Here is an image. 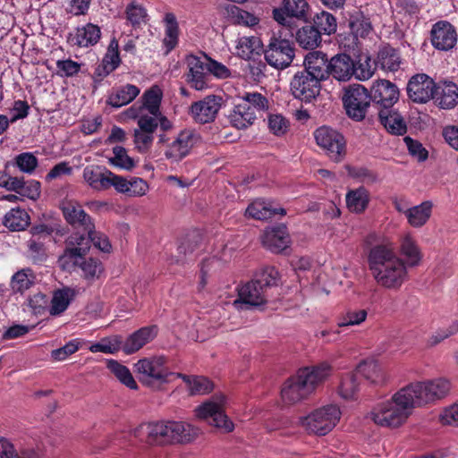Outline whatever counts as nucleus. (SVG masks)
I'll return each mask as SVG.
<instances>
[{"mask_svg":"<svg viewBox=\"0 0 458 458\" xmlns=\"http://www.w3.org/2000/svg\"><path fill=\"white\" fill-rule=\"evenodd\" d=\"M369 267L377 284L388 290H398L407 280L404 260L391 244H378L369 250Z\"/></svg>","mask_w":458,"mask_h":458,"instance_id":"f257e3e1","label":"nucleus"},{"mask_svg":"<svg viewBox=\"0 0 458 458\" xmlns=\"http://www.w3.org/2000/svg\"><path fill=\"white\" fill-rule=\"evenodd\" d=\"M200 431L198 428L182 421L156 422L141 425L135 430V437L148 445L190 443Z\"/></svg>","mask_w":458,"mask_h":458,"instance_id":"f03ea898","label":"nucleus"},{"mask_svg":"<svg viewBox=\"0 0 458 458\" xmlns=\"http://www.w3.org/2000/svg\"><path fill=\"white\" fill-rule=\"evenodd\" d=\"M417 407L407 387L400 389L391 399L378 403L369 413L377 425L397 428L403 425Z\"/></svg>","mask_w":458,"mask_h":458,"instance_id":"7ed1b4c3","label":"nucleus"},{"mask_svg":"<svg viewBox=\"0 0 458 458\" xmlns=\"http://www.w3.org/2000/svg\"><path fill=\"white\" fill-rule=\"evenodd\" d=\"M341 416V410L336 404H327L306 416L298 417L296 423L310 434L326 436L337 425Z\"/></svg>","mask_w":458,"mask_h":458,"instance_id":"20e7f679","label":"nucleus"},{"mask_svg":"<svg viewBox=\"0 0 458 458\" xmlns=\"http://www.w3.org/2000/svg\"><path fill=\"white\" fill-rule=\"evenodd\" d=\"M135 373L140 382L147 386L167 383L173 376L167 367V358L164 355L141 359L134 364Z\"/></svg>","mask_w":458,"mask_h":458,"instance_id":"39448f33","label":"nucleus"},{"mask_svg":"<svg viewBox=\"0 0 458 458\" xmlns=\"http://www.w3.org/2000/svg\"><path fill=\"white\" fill-rule=\"evenodd\" d=\"M370 102V94L360 84L349 86L343 96V103L347 115L356 122L365 119L371 106Z\"/></svg>","mask_w":458,"mask_h":458,"instance_id":"423d86ee","label":"nucleus"},{"mask_svg":"<svg viewBox=\"0 0 458 458\" xmlns=\"http://www.w3.org/2000/svg\"><path fill=\"white\" fill-rule=\"evenodd\" d=\"M416 406H421L445 397L450 390V383L443 378L427 382H416L406 386Z\"/></svg>","mask_w":458,"mask_h":458,"instance_id":"0eeeda50","label":"nucleus"},{"mask_svg":"<svg viewBox=\"0 0 458 458\" xmlns=\"http://www.w3.org/2000/svg\"><path fill=\"white\" fill-rule=\"evenodd\" d=\"M267 63L274 68L284 69L288 67L294 58V47L285 37L273 35L264 51Z\"/></svg>","mask_w":458,"mask_h":458,"instance_id":"6e6552de","label":"nucleus"},{"mask_svg":"<svg viewBox=\"0 0 458 458\" xmlns=\"http://www.w3.org/2000/svg\"><path fill=\"white\" fill-rule=\"evenodd\" d=\"M224 404V395L213 396L195 410L196 416L216 428H222L225 432H231L234 428L233 423L225 415Z\"/></svg>","mask_w":458,"mask_h":458,"instance_id":"1a4fd4ad","label":"nucleus"},{"mask_svg":"<svg viewBox=\"0 0 458 458\" xmlns=\"http://www.w3.org/2000/svg\"><path fill=\"white\" fill-rule=\"evenodd\" d=\"M199 139V135L194 130H182L166 144L164 151L165 158L172 163H179L191 153Z\"/></svg>","mask_w":458,"mask_h":458,"instance_id":"9d476101","label":"nucleus"},{"mask_svg":"<svg viewBox=\"0 0 458 458\" xmlns=\"http://www.w3.org/2000/svg\"><path fill=\"white\" fill-rule=\"evenodd\" d=\"M317 144L323 148L329 157L339 162L345 153L344 136L334 129L327 126L318 128L314 132Z\"/></svg>","mask_w":458,"mask_h":458,"instance_id":"9b49d317","label":"nucleus"},{"mask_svg":"<svg viewBox=\"0 0 458 458\" xmlns=\"http://www.w3.org/2000/svg\"><path fill=\"white\" fill-rule=\"evenodd\" d=\"M320 82L316 76L302 70L293 77L290 83L291 92L295 98L310 102L319 94Z\"/></svg>","mask_w":458,"mask_h":458,"instance_id":"f8f14e48","label":"nucleus"},{"mask_svg":"<svg viewBox=\"0 0 458 458\" xmlns=\"http://www.w3.org/2000/svg\"><path fill=\"white\" fill-rule=\"evenodd\" d=\"M267 302V292L254 279L238 289V299L233 301L237 309L258 308Z\"/></svg>","mask_w":458,"mask_h":458,"instance_id":"ddd939ff","label":"nucleus"},{"mask_svg":"<svg viewBox=\"0 0 458 458\" xmlns=\"http://www.w3.org/2000/svg\"><path fill=\"white\" fill-rule=\"evenodd\" d=\"M189 72L186 81L190 86L196 90H203L208 87L209 76L205 56L202 57L189 55L186 57Z\"/></svg>","mask_w":458,"mask_h":458,"instance_id":"4468645a","label":"nucleus"},{"mask_svg":"<svg viewBox=\"0 0 458 458\" xmlns=\"http://www.w3.org/2000/svg\"><path fill=\"white\" fill-rule=\"evenodd\" d=\"M436 85L427 74H416L411 78L407 85L409 98L415 103H427L433 98Z\"/></svg>","mask_w":458,"mask_h":458,"instance_id":"2eb2a0df","label":"nucleus"},{"mask_svg":"<svg viewBox=\"0 0 458 458\" xmlns=\"http://www.w3.org/2000/svg\"><path fill=\"white\" fill-rule=\"evenodd\" d=\"M331 370L328 363L321 362L316 366L300 369L296 376L311 394L329 377Z\"/></svg>","mask_w":458,"mask_h":458,"instance_id":"dca6fc26","label":"nucleus"},{"mask_svg":"<svg viewBox=\"0 0 458 458\" xmlns=\"http://www.w3.org/2000/svg\"><path fill=\"white\" fill-rule=\"evenodd\" d=\"M65 243L66 249L58 260L64 268L69 267V259H82L86 255L89 250L90 238L85 232L75 233L66 239Z\"/></svg>","mask_w":458,"mask_h":458,"instance_id":"f3484780","label":"nucleus"},{"mask_svg":"<svg viewBox=\"0 0 458 458\" xmlns=\"http://www.w3.org/2000/svg\"><path fill=\"white\" fill-rule=\"evenodd\" d=\"M63 215L66 222L73 228L90 233L95 229L92 218L82 208L81 204L75 201H67L62 206Z\"/></svg>","mask_w":458,"mask_h":458,"instance_id":"a211bd4d","label":"nucleus"},{"mask_svg":"<svg viewBox=\"0 0 458 458\" xmlns=\"http://www.w3.org/2000/svg\"><path fill=\"white\" fill-rule=\"evenodd\" d=\"M221 106L222 98L209 95L193 103L191 106V114L196 122L207 123L215 120Z\"/></svg>","mask_w":458,"mask_h":458,"instance_id":"6ab92c4d","label":"nucleus"},{"mask_svg":"<svg viewBox=\"0 0 458 458\" xmlns=\"http://www.w3.org/2000/svg\"><path fill=\"white\" fill-rule=\"evenodd\" d=\"M371 99L374 106L378 108L393 107L399 98V90L397 87L386 80H380L374 82L371 88Z\"/></svg>","mask_w":458,"mask_h":458,"instance_id":"aec40b11","label":"nucleus"},{"mask_svg":"<svg viewBox=\"0 0 458 458\" xmlns=\"http://www.w3.org/2000/svg\"><path fill=\"white\" fill-rule=\"evenodd\" d=\"M430 35L433 47L438 50L447 51L452 49L457 42V33L454 27L445 21L435 23Z\"/></svg>","mask_w":458,"mask_h":458,"instance_id":"412c9836","label":"nucleus"},{"mask_svg":"<svg viewBox=\"0 0 458 458\" xmlns=\"http://www.w3.org/2000/svg\"><path fill=\"white\" fill-rule=\"evenodd\" d=\"M101 38V30L98 25L87 23L78 27L74 32L69 33L67 42L71 46L89 47L95 46Z\"/></svg>","mask_w":458,"mask_h":458,"instance_id":"4be33fe9","label":"nucleus"},{"mask_svg":"<svg viewBox=\"0 0 458 458\" xmlns=\"http://www.w3.org/2000/svg\"><path fill=\"white\" fill-rule=\"evenodd\" d=\"M303 64V71L311 76H316L319 81H325L329 77V60L327 55L321 51L308 53L304 58Z\"/></svg>","mask_w":458,"mask_h":458,"instance_id":"5701e85b","label":"nucleus"},{"mask_svg":"<svg viewBox=\"0 0 458 458\" xmlns=\"http://www.w3.org/2000/svg\"><path fill=\"white\" fill-rule=\"evenodd\" d=\"M355 73V62L347 54H337L329 60V76L339 81H348Z\"/></svg>","mask_w":458,"mask_h":458,"instance_id":"b1692460","label":"nucleus"},{"mask_svg":"<svg viewBox=\"0 0 458 458\" xmlns=\"http://www.w3.org/2000/svg\"><path fill=\"white\" fill-rule=\"evenodd\" d=\"M157 335V328L156 326L141 327L130 335L125 341L123 340L122 350L126 354L134 353L151 342Z\"/></svg>","mask_w":458,"mask_h":458,"instance_id":"393cba45","label":"nucleus"},{"mask_svg":"<svg viewBox=\"0 0 458 458\" xmlns=\"http://www.w3.org/2000/svg\"><path fill=\"white\" fill-rule=\"evenodd\" d=\"M262 243L273 252H281L285 250L290 243L287 227L284 225H279L266 229L262 235Z\"/></svg>","mask_w":458,"mask_h":458,"instance_id":"a878e982","label":"nucleus"},{"mask_svg":"<svg viewBox=\"0 0 458 458\" xmlns=\"http://www.w3.org/2000/svg\"><path fill=\"white\" fill-rule=\"evenodd\" d=\"M377 116L381 124L392 134L403 135L407 131L403 116L392 107L378 108Z\"/></svg>","mask_w":458,"mask_h":458,"instance_id":"bb28decb","label":"nucleus"},{"mask_svg":"<svg viewBox=\"0 0 458 458\" xmlns=\"http://www.w3.org/2000/svg\"><path fill=\"white\" fill-rule=\"evenodd\" d=\"M165 28V35L163 38V46L168 54L176 47L179 43L180 28L177 18L174 13H165L163 18Z\"/></svg>","mask_w":458,"mask_h":458,"instance_id":"cd10ccee","label":"nucleus"},{"mask_svg":"<svg viewBox=\"0 0 458 458\" xmlns=\"http://www.w3.org/2000/svg\"><path fill=\"white\" fill-rule=\"evenodd\" d=\"M309 395V392L296 375L290 377L281 390L283 401L289 404L298 403Z\"/></svg>","mask_w":458,"mask_h":458,"instance_id":"c85d7f7f","label":"nucleus"},{"mask_svg":"<svg viewBox=\"0 0 458 458\" xmlns=\"http://www.w3.org/2000/svg\"><path fill=\"white\" fill-rule=\"evenodd\" d=\"M75 294V290L70 287L55 290L49 301V314L56 317L64 313L74 299Z\"/></svg>","mask_w":458,"mask_h":458,"instance_id":"c756f323","label":"nucleus"},{"mask_svg":"<svg viewBox=\"0 0 458 458\" xmlns=\"http://www.w3.org/2000/svg\"><path fill=\"white\" fill-rule=\"evenodd\" d=\"M109 170L99 165H88L83 169V179L89 187L96 191L108 189Z\"/></svg>","mask_w":458,"mask_h":458,"instance_id":"7c9ffc66","label":"nucleus"},{"mask_svg":"<svg viewBox=\"0 0 458 458\" xmlns=\"http://www.w3.org/2000/svg\"><path fill=\"white\" fill-rule=\"evenodd\" d=\"M247 104H238L234 106L228 114V119L232 126L236 129H246L252 125L257 118L253 110L250 109Z\"/></svg>","mask_w":458,"mask_h":458,"instance_id":"2f4dec72","label":"nucleus"},{"mask_svg":"<svg viewBox=\"0 0 458 458\" xmlns=\"http://www.w3.org/2000/svg\"><path fill=\"white\" fill-rule=\"evenodd\" d=\"M433 98L443 109L454 108L458 103V88L453 82L436 86Z\"/></svg>","mask_w":458,"mask_h":458,"instance_id":"473e14b6","label":"nucleus"},{"mask_svg":"<svg viewBox=\"0 0 458 458\" xmlns=\"http://www.w3.org/2000/svg\"><path fill=\"white\" fill-rule=\"evenodd\" d=\"M273 18L282 27L279 35L293 38L299 28L298 21L306 20L303 16H293L284 10H273Z\"/></svg>","mask_w":458,"mask_h":458,"instance_id":"72a5a7b5","label":"nucleus"},{"mask_svg":"<svg viewBox=\"0 0 458 458\" xmlns=\"http://www.w3.org/2000/svg\"><path fill=\"white\" fill-rule=\"evenodd\" d=\"M369 200V192L363 186L350 190L345 196L348 209L356 214L363 213L368 208Z\"/></svg>","mask_w":458,"mask_h":458,"instance_id":"f704fd0d","label":"nucleus"},{"mask_svg":"<svg viewBox=\"0 0 458 458\" xmlns=\"http://www.w3.org/2000/svg\"><path fill=\"white\" fill-rule=\"evenodd\" d=\"M163 98V92L157 85L150 87L141 96V105L136 108V111L147 112L151 114H160V105Z\"/></svg>","mask_w":458,"mask_h":458,"instance_id":"c9c22d12","label":"nucleus"},{"mask_svg":"<svg viewBox=\"0 0 458 458\" xmlns=\"http://www.w3.org/2000/svg\"><path fill=\"white\" fill-rule=\"evenodd\" d=\"M401 57L399 52L391 47L385 46L381 47L375 60V65L387 72H395L400 68Z\"/></svg>","mask_w":458,"mask_h":458,"instance_id":"e433bc0d","label":"nucleus"},{"mask_svg":"<svg viewBox=\"0 0 458 458\" xmlns=\"http://www.w3.org/2000/svg\"><path fill=\"white\" fill-rule=\"evenodd\" d=\"M294 37L299 46L305 49H315L321 43L320 30L310 24L298 29Z\"/></svg>","mask_w":458,"mask_h":458,"instance_id":"4c0bfd02","label":"nucleus"},{"mask_svg":"<svg viewBox=\"0 0 458 458\" xmlns=\"http://www.w3.org/2000/svg\"><path fill=\"white\" fill-rule=\"evenodd\" d=\"M246 214L258 220H266L271 218L276 214L284 216L286 211L283 208H274L270 203L259 199L249 205Z\"/></svg>","mask_w":458,"mask_h":458,"instance_id":"58836bf2","label":"nucleus"},{"mask_svg":"<svg viewBox=\"0 0 458 458\" xmlns=\"http://www.w3.org/2000/svg\"><path fill=\"white\" fill-rule=\"evenodd\" d=\"M140 94L138 87L126 84L122 86L109 95L107 103L114 107H121L131 103Z\"/></svg>","mask_w":458,"mask_h":458,"instance_id":"ea45409f","label":"nucleus"},{"mask_svg":"<svg viewBox=\"0 0 458 458\" xmlns=\"http://www.w3.org/2000/svg\"><path fill=\"white\" fill-rule=\"evenodd\" d=\"M237 55L245 60L258 56L260 57V51H262L261 40L255 36L242 37L238 40L236 46Z\"/></svg>","mask_w":458,"mask_h":458,"instance_id":"a19ab883","label":"nucleus"},{"mask_svg":"<svg viewBox=\"0 0 458 458\" xmlns=\"http://www.w3.org/2000/svg\"><path fill=\"white\" fill-rule=\"evenodd\" d=\"M432 203L424 201L420 205L411 207L406 218L412 227H421L424 225L431 216Z\"/></svg>","mask_w":458,"mask_h":458,"instance_id":"79ce46f5","label":"nucleus"},{"mask_svg":"<svg viewBox=\"0 0 458 458\" xmlns=\"http://www.w3.org/2000/svg\"><path fill=\"white\" fill-rule=\"evenodd\" d=\"M400 251L405 258V265L407 267H416L421 260L420 250L415 241L409 235L403 238L400 244Z\"/></svg>","mask_w":458,"mask_h":458,"instance_id":"37998d69","label":"nucleus"},{"mask_svg":"<svg viewBox=\"0 0 458 458\" xmlns=\"http://www.w3.org/2000/svg\"><path fill=\"white\" fill-rule=\"evenodd\" d=\"M30 216L21 208L11 209L4 218V225L12 231H23L30 225Z\"/></svg>","mask_w":458,"mask_h":458,"instance_id":"c03bdc74","label":"nucleus"},{"mask_svg":"<svg viewBox=\"0 0 458 458\" xmlns=\"http://www.w3.org/2000/svg\"><path fill=\"white\" fill-rule=\"evenodd\" d=\"M357 376L365 377L373 384H379L384 381L382 369L375 360H366L360 362L356 369Z\"/></svg>","mask_w":458,"mask_h":458,"instance_id":"a18cd8bd","label":"nucleus"},{"mask_svg":"<svg viewBox=\"0 0 458 458\" xmlns=\"http://www.w3.org/2000/svg\"><path fill=\"white\" fill-rule=\"evenodd\" d=\"M130 115L133 118H137V123L139 130L148 133H154L158 127V115L151 114L150 113L136 111V107L133 106L129 110Z\"/></svg>","mask_w":458,"mask_h":458,"instance_id":"49530a36","label":"nucleus"},{"mask_svg":"<svg viewBox=\"0 0 458 458\" xmlns=\"http://www.w3.org/2000/svg\"><path fill=\"white\" fill-rule=\"evenodd\" d=\"M349 27L356 38H365L372 30L369 18L366 17L361 12H356L351 15Z\"/></svg>","mask_w":458,"mask_h":458,"instance_id":"de8ad7c7","label":"nucleus"},{"mask_svg":"<svg viewBox=\"0 0 458 458\" xmlns=\"http://www.w3.org/2000/svg\"><path fill=\"white\" fill-rule=\"evenodd\" d=\"M176 376L182 378L188 385L191 395L205 394L209 393L213 388V384L206 377H189L181 373H177Z\"/></svg>","mask_w":458,"mask_h":458,"instance_id":"09e8293b","label":"nucleus"},{"mask_svg":"<svg viewBox=\"0 0 458 458\" xmlns=\"http://www.w3.org/2000/svg\"><path fill=\"white\" fill-rule=\"evenodd\" d=\"M360 389L359 377L357 374L348 373L344 376L341 379L338 394L339 395L346 400L354 399Z\"/></svg>","mask_w":458,"mask_h":458,"instance_id":"8fccbe9b","label":"nucleus"},{"mask_svg":"<svg viewBox=\"0 0 458 458\" xmlns=\"http://www.w3.org/2000/svg\"><path fill=\"white\" fill-rule=\"evenodd\" d=\"M107 368L124 386L133 390L138 388L136 381L126 366L119 363L117 360H110L107 362Z\"/></svg>","mask_w":458,"mask_h":458,"instance_id":"3c124183","label":"nucleus"},{"mask_svg":"<svg viewBox=\"0 0 458 458\" xmlns=\"http://www.w3.org/2000/svg\"><path fill=\"white\" fill-rule=\"evenodd\" d=\"M35 281V276L31 269L23 268L16 272L11 279V288L14 293H23L30 289Z\"/></svg>","mask_w":458,"mask_h":458,"instance_id":"603ef678","label":"nucleus"},{"mask_svg":"<svg viewBox=\"0 0 458 458\" xmlns=\"http://www.w3.org/2000/svg\"><path fill=\"white\" fill-rule=\"evenodd\" d=\"M367 316L366 310L351 308L339 315L337 326L339 327L358 326L366 320Z\"/></svg>","mask_w":458,"mask_h":458,"instance_id":"864d4df0","label":"nucleus"},{"mask_svg":"<svg viewBox=\"0 0 458 458\" xmlns=\"http://www.w3.org/2000/svg\"><path fill=\"white\" fill-rule=\"evenodd\" d=\"M123 338L120 335H113L102 338L98 343L89 347L91 352H103L114 354L122 349Z\"/></svg>","mask_w":458,"mask_h":458,"instance_id":"5fc2aeb1","label":"nucleus"},{"mask_svg":"<svg viewBox=\"0 0 458 458\" xmlns=\"http://www.w3.org/2000/svg\"><path fill=\"white\" fill-rule=\"evenodd\" d=\"M0 458H40V456L33 450H23L19 453L10 441L0 437Z\"/></svg>","mask_w":458,"mask_h":458,"instance_id":"6e6d98bb","label":"nucleus"},{"mask_svg":"<svg viewBox=\"0 0 458 458\" xmlns=\"http://www.w3.org/2000/svg\"><path fill=\"white\" fill-rule=\"evenodd\" d=\"M376 68L375 61L372 63L369 55H361L359 56L358 62L355 63L353 76L359 81H367L373 76Z\"/></svg>","mask_w":458,"mask_h":458,"instance_id":"4d7b16f0","label":"nucleus"},{"mask_svg":"<svg viewBox=\"0 0 458 458\" xmlns=\"http://www.w3.org/2000/svg\"><path fill=\"white\" fill-rule=\"evenodd\" d=\"M121 60L118 51V42L116 39H112L107 52L105 55L102 62V67L106 75L114 71L120 64Z\"/></svg>","mask_w":458,"mask_h":458,"instance_id":"13d9d810","label":"nucleus"},{"mask_svg":"<svg viewBox=\"0 0 458 458\" xmlns=\"http://www.w3.org/2000/svg\"><path fill=\"white\" fill-rule=\"evenodd\" d=\"M314 26L320 30V35H331L336 31V19L333 14L323 11L314 17Z\"/></svg>","mask_w":458,"mask_h":458,"instance_id":"bf43d9fd","label":"nucleus"},{"mask_svg":"<svg viewBox=\"0 0 458 458\" xmlns=\"http://www.w3.org/2000/svg\"><path fill=\"white\" fill-rule=\"evenodd\" d=\"M242 103L249 105L250 110L256 114V112H265L269 107L268 99L262 94L258 92H248L242 97Z\"/></svg>","mask_w":458,"mask_h":458,"instance_id":"052dcab7","label":"nucleus"},{"mask_svg":"<svg viewBox=\"0 0 458 458\" xmlns=\"http://www.w3.org/2000/svg\"><path fill=\"white\" fill-rule=\"evenodd\" d=\"M114 157L109 158V163L114 166L131 170L135 166L133 159L128 156L123 147L116 146L113 148Z\"/></svg>","mask_w":458,"mask_h":458,"instance_id":"680f3d73","label":"nucleus"},{"mask_svg":"<svg viewBox=\"0 0 458 458\" xmlns=\"http://www.w3.org/2000/svg\"><path fill=\"white\" fill-rule=\"evenodd\" d=\"M267 125L270 132L276 136L284 135L290 126L289 121L279 114H269L267 117Z\"/></svg>","mask_w":458,"mask_h":458,"instance_id":"e2e57ef3","label":"nucleus"},{"mask_svg":"<svg viewBox=\"0 0 458 458\" xmlns=\"http://www.w3.org/2000/svg\"><path fill=\"white\" fill-rule=\"evenodd\" d=\"M27 254L33 263H40L47 259V251L42 241L30 239L27 242Z\"/></svg>","mask_w":458,"mask_h":458,"instance_id":"0e129e2a","label":"nucleus"},{"mask_svg":"<svg viewBox=\"0 0 458 458\" xmlns=\"http://www.w3.org/2000/svg\"><path fill=\"white\" fill-rule=\"evenodd\" d=\"M274 10H284L293 16L307 17L309 4L306 0H283V6Z\"/></svg>","mask_w":458,"mask_h":458,"instance_id":"69168bd1","label":"nucleus"},{"mask_svg":"<svg viewBox=\"0 0 458 458\" xmlns=\"http://www.w3.org/2000/svg\"><path fill=\"white\" fill-rule=\"evenodd\" d=\"M125 13L127 20L132 26H137L146 21V9L135 2H131L127 5Z\"/></svg>","mask_w":458,"mask_h":458,"instance_id":"338daca9","label":"nucleus"},{"mask_svg":"<svg viewBox=\"0 0 458 458\" xmlns=\"http://www.w3.org/2000/svg\"><path fill=\"white\" fill-rule=\"evenodd\" d=\"M254 280L267 292V288L278 284L279 273L275 267H266Z\"/></svg>","mask_w":458,"mask_h":458,"instance_id":"774afa93","label":"nucleus"}]
</instances>
